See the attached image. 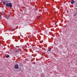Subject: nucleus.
<instances>
[{
	"instance_id": "obj_1",
	"label": "nucleus",
	"mask_w": 77,
	"mask_h": 77,
	"mask_svg": "<svg viewBox=\"0 0 77 77\" xmlns=\"http://www.w3.org/2000/svg\"><path fill=\"white\" fill-rule=\"evenodd\" d=\"M6 6L8 8H11L12 7V3H7L6 4Z\"/></svg>"
},
{
	"instance_id": "obj_2",
	"label": "nucleus",
	"mask_w": 77,
	"mask_h": 77,
	"mask_svg": "<svg viewBox=\"0 0 77 77\" xmlns=\"http://www.w3.org/2000/svg\"><path fill=\"white\" fill-rule=\"evenodd\" d=\"M19 66H18V64H16L14 66V68L15 69H18L19 68Z\"/></svg>"
},
{
	"instance_id": "obj_3",
	"label": "nucleus",
	"mask_w": 77,
	"mask_h": 77,
	"mask_svg": "<svg viewBox=\"0 0 77 77\" xmlns=\"http://www.w3.org/2000/svg\"><path fill=\"white\" fill-rule=\"evenodd\" d=\"M75 2H74V0H72L71 2V4H74Z\"/></svg>"
},
{
	"instance_id": "obj_4",
	"label": "nucleus",
	"mask_w": 77,
	"mask_h": 77,
	"mask_svg": "<svg viewBox=\"0 0 77 77\" xmlns=\"http://www.w3.org/2000/svg\"><path fill=\"white\" fill-rule=\"evenodd\" d=\"M6 18L7 20H8V19H9V16H7Z\"/></svg>"
},
{
	"instance_id": "obj_5",
	"label": "nucleus",
	"mask_w": 77,
	"mask_h": 77,
	"mask_svg": "<svg viewBox=\"0 0 77 77\" xmlns=\"http://www.w3.org/2000/svg\"><path fill=\"white\" fill-rule=\"evenodd\" d=\"M9 57V55H7V56H6V57H7V58H8Z\"/></svg>"
},
{
	"instance_id": "obj_6",
	"label": "nucleus",
	"mask_w": 77,
	"mask_h": 77,
	"mask_svg": "<svg viewBox=\"0 0 77 77\" xmlns=\"http://www.w3.org/2000/svg\"><path fill=\"white\" fill-rule=\"evenodd\" d=\"M3 5H5V4H6V2L5 1V2H3Z\"/></svg>"
},
{
	"instance_id": "obj_7",
	"label": "nucleus",
	"mask_w": 77,
	"mask_h": 77,
	"mask_svg": "<svg viewBox=\"0 0 77 77\" xmlns=\"http://www.w3.org/2000/svg\"><path fill=\"white\" fill-rule=\"evenodd\" d=\"M48 51H51V49L48 48Z\"/></svg>"
},
{
	"instance_id": "obj_8",
	"label": "nucleus",
	"mask_w": 77,
	"mask_h": 77,
	"mask_svg": "<svg viewBox=\"0 0 77 77\" xmlns=\"http://www.w3.org/2000/svg\"><path fill=\"white\" fill-rule=\"evenodd\" d=\"M2 13L3 14H5V13H4V12L2 11Z\"/></svg>"
},
{
	"instance_id": "obj_9",
	"label": "nucleus",
	"mask_w": 77,
	"mask_h": 77,
	"mask_svg": "<svg viewBox=\"0 0 77 77\" xmlns=\"http://www.w3.org/2000/svg\"><path fill=\"white\" fill-rule=\"evenodd\" d=\"M0 17L2 18V16H1V15L0 14Z\"/></svg>"
},
{
	"instance_id": "obj_10",
	"label": "nucleus",
	"mask_w": 77,
	"mask_h": 77,
	"mask_svg": "<svg viewBox=\"0 0 77 77\" xmlns=\"http://www.w3.org/2000/svg\"><path fill=\"white\" fill-rule=\"evenodd\" d=\"M14 38H15V37L14 36H13V38L14 39Z\"/></svg>"
},
{
	"instance_id": "obj_11",
	"label": "nucleus",
	"mask_w": 77,
	"mask_h": 77,
	"mask_svg": "<svg viewBox=\"0 0 77 77\" xmlns=\"http://www.w3.org/2000/svg\"><path fill=\"white\" fill-rule=\"evenodd\" d=\"M16 52H19V51H17Z\"/></svg>"
},
{
	"instance_id": "obj_12",
	"label": "nucleus",
	"mask_w": 77,
	"mask_h": 77,
	"mask_svg": "<svg viewBox=\"0 0 77 77\" xmlns=\"http://www.w3.org/2000/svg\"><path fill=\"white\" fill-rule=\"evenodd\" d=\"M16 47H18V46H16Z\"/></svg>"
}]
</instances>
